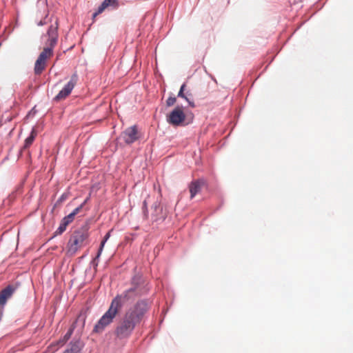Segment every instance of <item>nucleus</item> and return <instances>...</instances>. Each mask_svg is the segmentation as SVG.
Returning a JSON list of instances; mask_svg holds the SVG:
<instances>
[{
  "label": "nucleus",
  "instance_id": "f257e3e1",
  "mask_svg": "<svg viewBox=\"0 0 353 353\" xmlns=\"http://www.w3.org/2000/svg\"><path fill=\"white\" fill-rule=\"evenodd\" d=\"M148 309L149 302L147 299H141L134 306L130 307L121 319L115 330L117 337L119 339L128 338Z\"/></svg>",
  "mask_w": 353,
  "mask_h": 353
},
{
  "label": "nucleus",
  "instance_id": "f03ea898",
  "mask_svg": "<svg viewBox=\"0 0 353 353\" xmlns=\"http://www.w3.org/2000/svg\"><path fill=\"white\" fill-rule=\"evenodd\" d=\"M140 296L142 295L130 288L123 291L121 294L117 295L112 300L108 310L94 325L93 331L97 333L102 332L105 327L112 323L119 310L123 305L132 302L137 297Z\"/></svg>",
  "mask_w": 353,
  "mask_h": 353
},
{
  "label": "nucleus",
  "instance_id": "7ed1b4c3",
  "mask_svg": "<svg viewBox=\"0 0 353 353\" xmlns=\"http://www.w3.org/2000/svg\"><path fill=\"white\" fill-rule=\"evenodd\" d=\"M89 226L85 224L80 229L74 232L68 242V253L74 254L79 248L83 246L88 237Z\"/></svg>",
  "mask_w": 353,
  "mask_h": 353
},
{
  "label": "nucleus",
  "instance_id": "20e7f679",
  "mask_svg": "<svg viewBox=\"0 0 353 353\" xmlns=\"http://www.w3.org/2000/svg\"><path fill=\"white\" fill-rule=\"evenodd\" d=\"M185 119V114L183 112L181 107L176 106L168 116L167 121L174 125H180Z\"/></svg>",
  "mask_w": 353,
  "mask_h": 353
},
{
  "label": "nucleus",
  "instance_id": "39448f33",
  "mask_svg": "<svg viewBox=\"0 0 353 353\" xmlns=\"http://www.w3.org/2000/svg\"><path fill=\"white\" fill-rule=\"evenodd\" d=\"M132 287L130 288L143 295L149 291L148 284L145 283L143 276L140 274L134 275L131 280Z\"/></svg>",
  "mask_w": 353,
  "mask_h": 353
},
{
  "label": "nucleus",
  "instance_id": "423d86ee",
  "mask_svg": "<svg viewBox=\"0 0 353 353\" xmlns=\"http://www.w3.org/2000/svg\"><path fill=\"white\" fill-rule=\"evenodd\" d=\"M50 54H52L51 48H44L35 62L34 73L36 74H40L43 71L46 67V61L48 58V55Z\"/></svg>",
  "mask_w": 353,
  "mask_h": 353
},
{
  "label": "nucleus",
  "instance_id": "0eeeda50",
  "mask_svg": "<svg viewBox=\"0 0 353 353\" xmlns=\"http://www.w3.org/2000/svg\"><path fill=\"white\" fill-rule=\"evenodd\" d=\"M78 77L77 74H74L70 80L68 82V83L64 86V88L59 91V92L56 95L54 100V101H60L63 99H65L66 97H68L73 90L77 81Z\"/></svg>",
  "mask_w": 353,
  "mask_h": 353
},
{
  "label": "nucleus",
  "instance_id": "6e6552de",
  "mask_svg": "<svg viewBox=\"0 0 353 353\" xmlns=\"http://www.w3.org/2000/svg\"><path fill=\"white\" fill-rule=\"evenodd\" d=\"M19 286V283H15L10 284L5 288L0 291V305H4L6 304L7 301L10 299L14 293L17 291Z\"/></svg>",
  "mask_w": 353,
  "mask_h": 353
},
{
  "label": "nucleus",
  "instance_id": "1a4fd4ad",
  "mask_svg": "<svg viewBox=\"0 0 353 353\" xmlns=\"http://www.w3.org/2000/svg\"><path fill=\"white\" fill-rule=\"evenodd\" d=\"M121 137L127 144H131L136 141L139 138L136 125L125 129Z\"/></svg>",
  "mask_w": 353,
  "mask_h": 353
},
{
  "label": "nucleus",
  "instance_id": "9d476101",
  "mask_svg": "<svg viewBox=\"0 0 353 353\" xmlns=\"http://www.w3.org/2000/svg\"><path fill=\"white\" fill-rule=\"evenodd\" d=\"M85 319L86 316L84 312L80 313V314L77 316L75 322L73 323L72 326L70 330L67 332V333L64 336V341H68L71 335L72 334V332L74 331V329L77 327H80L81 328H83L85 325Z\"/></svg>",
  "mask_w": 353,
  "mask_h": 353
},
{
  "label": "nucleus",
  "instance_id": "9b49d317",
  "mask_svg": "<svg viewBox=\"0 0 353 353\" xmlns=\"http://www.w3.org/2000/svg\"><path fill=\"white\" fill-rule=\"evenodd\" d=\"M74 219L72 215H67L64 216L61 221V223L57 230L54 232V236L61 234L66 230L67 226L73 221Z\"/></svg>",
  "mask_w": 353,
  "mask_h": 353
},
{
  "label": "nucleus",
  "instance_id": "f8f14e48",
  "mask_svg": "<svg viewBox=\"0 0 353 353\" xmlns=\"http://www.w3.org/2000/svg\"><path fill=\"white\" fill-rule=\"evenodd\" d=\"M112 230L109 231L104 236L103 239L102 240V241L101 242V245L99 246V250H98V252H97V254L96 256V257L92 260V263L94 265H96L97 266L98 265V263L97 262V259L100 257L101 254V252L103 251V247L106 243V241L109 239L110 236V232H111Z\"/></svg>",
  "mask_w": 353,
  "mask_h": 353
},
{
  "label": "nucleus",
  "instance_id": "ddd939ff",
  "mask_svg": "<svg viewBox=\"0 0 353 353\" xmlns=\"http://www.w3.org/2000/svg\"><path fill=\"white\" fill-rule=\"evenodd\" d=\"M81 345L79 341H71L70 347L63 353H80Z\"/></svg>",
  "mask_w": 353,
  "mask_h": 353
},
{
  "label": "nucleus",
  "instance_id": "4468645a",
  "mask_svg": "<svg viewBox=\"0 0 353 353\" xmlns=\"http://www.w3.org/2000/svg\"><path fill=\"white\" fill-rule=\"evenodd\" d=\"M201 189V181H196L192 182L190 185V192L191 199L194 198V196L199 192Z\"/></svg>",
  "mask_w": 353,
  "mask_h": 353
},
{
  "label": "nucleus",
  "instance_id": "2eb2a0df",
  "mask_svg": "<svg viewBox=\"0 0 353 353\" xmlns=\"http://www.w3.org/2000/svg\"><path fill=\"white\" fill-rule=\"evenodd\" d=\"M37 135L36 130L33 128L30 134V135L26 139L23 148H28L34 141L35 137Z\"/></svg>",
  "mask_w": 353,
  "mask_h": 353
},
{
  "label": "nucleus",
  "instance_id": "dca6fc26",
  "mask_svg": "<svg viewBox=\"0 0 353 353\" xmlns=\"http://www.w3.org/2000/svg\"><path fill=\"white\" fill-rule=\"evenodd\" d=\"M57 29H58V23L56 21L54 22V24H52L48 30V37L51 36H58L57 34Z\"/></svg>",
  "mask_w": 353,
  "mask_h": 353
},
{
  "label": "nucleus",
  "instance_id": "f3484780",
  "mask_svg": "<svg viewBox=\"0 0 353 353\" xmlns=\"http://www.w3.org/2000/svg\"><path fill=\"white\" fill-rule=\"evenodd\" d=\"M103 3H106V7H111L112 9H116L119 6L118 0H104Z\"/></svg>",
  "mask_w": 353,
  "mask_h": 353
},
{
  "label": "nucleus",
  "instance_id": "a211bd4d",
  "mask_svg": "<svg viewBox=\"0 0 353 353\" xmlns=\"http://www.w3.org/2000/svg\"><path fill=\"white\" fill-rule=\"evenodd\" d=\"M68 196L67 193L62 194L54 203L53 209L60 205L68 198Z\"/></svg>",
  "mask_w": 353,
  "mask_h": 353
},
{
  "label": "nucleus",
  "instance_id": "6ab92c4d",
  "mask_svg": "<svg viewBox=\"0 0 353 353\" xmlns=\"http://www.w3.org/2000/svg\"><path fill=\"white\" fill-rule=\"evenodd\" d=\"M105 8H108L106 7V3L102 2V3L99 6L97 10L93 13V18L96 17L98 14L102 13Z\"/></svg>",
  "mask_w": 353,
  "mask_h": 353
},
{
  "label": "nucleus",
  "instance_id": "aec40b11",
  "mask_svg": "<svg viewBox=\"0 0 353 353\" xmlns=\"http://www.w3.org/2000/svg\"><path fill=\"white\" fill-rule=\"evenodd\" d=\"M57 37L58 36H51L49 37L48 42H49V46L48 48H51L52 50L54 46L56 45L57 42Z\"/></svg>",
  "mask_w": 353,
  "mask_h": 353
},
{
  "label": "nucleus",
  "instance_id": "412c9836",
  "mask_svg": "<svg viewBox=\"0 0 353 353\" xmlns=\"http://www.w3.org/2000/svg\"><path fill=\"white\" fill-rule=\"evenodd\" d=\"M185 88V83L181 85L180 90L178 92L177 97L184 99L185 100H188L187 96L184 94V90Z\"/></svg>",
  "mask_w": 353,
  "mask_h": 353
},
{
  "label": "nucleus",
  "instance_id": "4be33fe9",
  "mask_svg": "<svg viewBox=\"0 0 353 353\" xmlns=\"http://www.w3.org/2000/svg\"><path fill=\"white\" fill-rule=\"evenodd\" d=\"M83 208V205H80L79 206L74 209L73 211L69 214L72 215V217L74 219L75 216L81 211Z\"/></svg>",
  "mask_w": 353,
  "mask_h": 353
},
{
  "label": "nucleus",
  "instance_id": "5701e85b",
  "mask_svg": "<svg viewBox=\"0 0 353 353\" xmlns=\"http://www.w3.org/2000/svg\"><path fill=\"white\" fill-rule=\"evenodd\" d=\"M176 101V99L175 97H170L166 101V105L169 107L172 106L175 103Z\"/></svg>",
  "mask_w": 353,
  "mask_h": 353
},
{
  "label": "nucleus",
  "instance_id": "b1692460",
  "mask_svg": "<svg viewBox=\"0 0 353 353\" xmlns=\"http://www.w3.org/2000/svg\"><path fill=\"white\" fill-rule=\"evenodd\" d=\"M142 210H143L144 216L145 218H147L148 216V207H147V202L145 200L143 203Z\"/></svg>",
  "mask_w": 353,
  "mask_h": 353
},
{
  "label": "nucleus",
  "instance_id": "393cba45",
  "mask_svg": "<svg viewBox=\"0 0 353 353\" xmlns=\"http://www.w3.org/2000/svg\"><path fill=\"white\" fill-rule=\"evenodd\" d=\"M185 101L188 103L190 106H191L192 108H194L195 106L194 101L190 100L188 98V100H185Z\"/></svg>",
  "mask_w": 353,
  "mask_h": 353
},
{
  "label": "nucleus",
  "instance_id": "a878e982",
  "mask_svg": "<svg viewBox=\"0 0 353 353\" xmlns=\"http://www.w3.org/2000/svg\"><path fill=\"white\" fill-rule=\"evenodd\" d=\"M89 199H90V197L88 196L81 205H83V207L85 205V203L89 201Z\"/></svg>",
  "mask_w": 353,
  "mask_h": 353
},
{
  "label": "nucleus",
  "instance_id": "bb28decb",
  "mask_svg": "<svg viewBox=\"0 0 353 353\" xmlns=\"http://www.w3.org/2000/svg\"><path fill=\"white\" fill-rule=\"evenodd\" d=\"M153 207L154 208L155 210H157V208L159 207V205L157 203H155Z\"/></svg>",
  "mask_w": 353,
  "mask_h": 353
},
{
  "label": "nucleus",
  "instance_id": "cd10ccee",
  "mask_svg": "<svg viewBox=\"0 0 353 353\" xmlns=\"http://www.w3.org/2000/svg\"><path fill=\"white\" fill-rule=\"evenodd\" d=\"M44 23H45L44 22H43L42 21H41L38 23V25H39V26H43Z\"/></svg>",
  "mask_w": 353,
  "mask_h": 353
}]
</instances>
